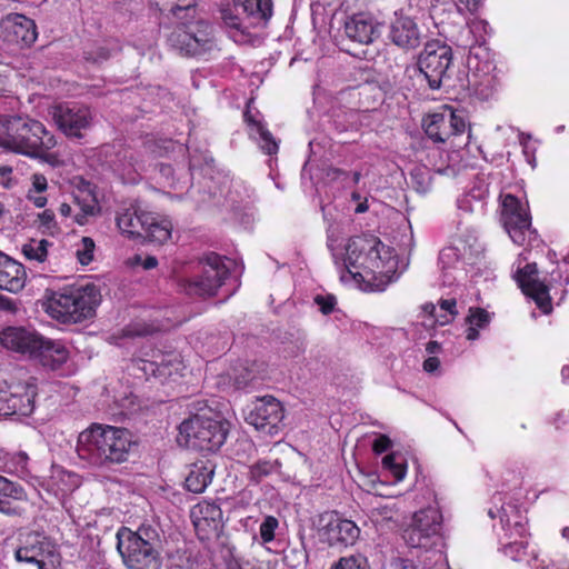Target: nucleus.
<instances>
[{
  "mask_svg": "<svg viewBox=\"0 0 569 569\" xmlns=\"http://www.w3.org/2000/svg\"><path fill=\"white\" fill-rule=\"evenodd\" d=\"M134 445L129 430L92 423L79 433L76 449L80 460L107 470L126 462Z\"/></svg>",
  "mask_w": 569,
  "mask_h": 569,
  "instance_id": "obj_2",
  "label": "nucleus"
},
{
  "mask_svg": "<svg viewBox=\"0 0 569 569\" xmlns=\"http://www.w3.org/2000/svg\"><path fill=\"white\" fill-rule=\"evenodd\" d=\"M41 336L30 326H8L0 330V345L8 351L27 356L31 359Z\"/></svg>",
  "mask_w": 569,
  "mask_h": 569,
  "instance_id": "obj_21",
  "label": "nucleus"
},
{
  "mask_svg": "<svg viewBox=\"0 0 569 569\" xmlns=\"http://www.w3.org/2000/svg\"><path fill=\"white\" fill-rule=\"evenodd\" d=\"M124 158H129V160H130L129 166L132 167V169L136 172L139 171V170H142V168H143V164L141 163L142 161H139L138 159H134L132 153H130V154L126 153Z\"/></svg>",
  "mask_w": 569,
  "mask_h": 569,
  "instance_id": "obj_63",
  "label": "nucleus"
},
{
  "mask_svg": "<svg viewBox=\"0 0 569 569\" xmlns=\"http://www.w3.org/2000/svg\"><path fill=\"white\" fill-rule=\"evenodd\" d=\"M460 263L458 250L453 247L445 248L439 254V264L443 276L445 284H452L456 280V276L452 274V270H456Z\"/></svg>",
  "mask_w": 569,
  "mask_h": 569,
  "instance_id": "obj_39",
  "label": "nucleus"
},
{
  "mask_svg": "<svg viewBox=\"0 0 569 569\" xmlns=\"http://www.w3.org/2000/svg\"><path fill=\"white\" fill-rule=\"evenodd\" d=\"M169 44L184 56H202L217 48L214 29L204 20L177 27L168 38Z\"/></svg>",
  "mask_w": 569,
  "mask_h": 569,
  "instance_id": "obj_8",
  "label": "nucleus"
},
{
  "mask_svg": "<svg viewBox=\"0 0 569 569\" xmlns=\"http://www.w3.org/2000/svg\"><path fill=\"white\" fill-rule=\"evenodd\" d=\"M485 192H486L485 190L479 191V189L472 190L471 192H469L468 194H466L461 199H459V201H458L459 208L461 210H466V211L479 212V208L480 209L483 208V202L481 201V199L483 198Z\"/></svg>",
  "mask_w": 569,
  "mask_h": 569,
  "instance_id": "obj_46",
  "label": "nucleus"
},
{
  "mask_svg": "<svg viewBox=\"0 0 569 569\" xmlns=\"http://www.w3.org/2000/svg\"><path fill=\"white\" fill-rule=\"evenodd\" d=\"M10 221L11 212L9 209V203L3 200H0V227H4Z\"/></svg>",
  "mask_w": 569,
  "mask_h": 569,
  "instance_id": "obj_59",
  "label": "nucleus"
},
{
  "mask_svg": "<svg viewBox=\"0 0 569 569\" xmlns=\"http://www.w3.org/2000/svg\"><path fill=\"white\" fill-rule=\"evenodd\" d=\"M229 425L212 410L191 416L179 426V442L207 452L217 451L226 441Z\"/></svg>",
  "mask_w": 569,
  "mask_h": 569,
  "instance_id": "obj_5",
  "label": "nucleus"
},
{
  "mask_svg": "<svg viewBox=\"0 0 569 569\" xmlns=\"http://www.w3.org/2000/svg\"><path fill=\"white\" fill-rule=\"evenodd\" d=\"M488 516L491 519H498L493 523L500 540L512 538H526L527 536V516L520 507L511 500H506V496L498 492L492 497V506L488 509Z\"/></svg>",
  "mask_w": 569,
  "mask_h": 569,
  "instance_id": "obj_10",
  "label": "nucleus"
},
{
  "mask_svg": "<svg viewBox=\"0 0 569 569\" xmlns=\"http://www.w3.org/2000/svg\"><path fill=\"white\" fill-rule=\"evenodd\" d=\"M467 32H461L456 37V42L462 48H469L468 66L471 71L470 82L475 86L476 91L482 90L480 87L493 88L496 83V70L492 61L486 60L482 64L479 61V48L486 42L487 36L490 33L489 23L479 18H472L466 22Z\"/></svg>",
  "mask_w": 569,
  "mask_h": 569,
  "instance_id": "obj_7",
  "label": "nucleus"
},
{
  "mask_svg": "<svg viewBox=\"0 0 569 569\" xmlns=\"http://www.w3.org/2000/svg\"><path fill=\"white\" fill-rule=\"evenodd\" d=\"M96 244L92 238L82 237L76 244V258L82 266H88L94 258Z\"/></svg>",
  "mask_w": 569,
  "mask_h": 569,
  "instance_id": "obj_45",
  "label": "nucleus"
},
{
  "mask_svg": "<svg viewBox=\"0 0 569 569\" xmlns=\"http://www.w3.org/2000/svg\"><path fill=\"white\" fill-rule=\"evenodd\" d=\"M213 472V465L209 461L200 460L192 463L184 481L187 490L194 493L203 492L211 482Z\"/></svg>",
  "mask_w": 569,
  "mask_h": 569,
  "instance_id": "obj_31",
  "label": "nucleus"
},
{
  "mask_svg": "<svg viewBox=\"0 0 569 569\" xmlns=\"http://www.w3.org/2000/svg\"><path fill=\"white\" fill-rule=\"evenodd\" d=\"M158 358L159 360L140 359L134 362L133 369L140 371L147 379L153 377L160 382L177 381L178 378L183 377L187 367L179 353L170 352Z\"/></svg>",
  "mask_w": 569,
  "mask_h": 569,
  "instance_id": "obj_19",
  "label": "nucleus"
},
{
  "mask_svg": "<svg viewBox=\"0 0 569 569\" xmlns=\"http://www.w3.org/2000/svg\"><path fill=\"white\" fill-rule=\"evenodd\" d=\"M330 569H369V563L363 555L353 553L339 558Z\"/></svg>",
  "mask_w": 569,
  "mask_h": 569,
  "instance_id": "obj_44",
  "label": "nucleus"
},
{
  "mask_svg": "<svg viewBox=\"0 0 569 569\" xmlns=\"http://www.w3.org/2000/svg\"><path fill=\"white\" fill-rule=\"evenodd\" d=\"M412 180L419 192L428 190L430 184V176L428 169L425 167H418L412 171Z\"/></svg>",
  "mask_w": 569,
  "mask_h": 569,
  "instance_id": "obj_51",
  "label": "nucleus"
},
{
  "mask_svg": "<svg viewBox=\"0 0 569 569\" xmlns=\"http://www.w3.org/2000/svg\"><path fill=\"white\" fill-rule=\"evenodd\" d=\"M273 469V465L269 461H261L250 468L251 478L259 480L261 477L269 475Z\"/></svg>",
  "mask_w": 569,
  "mask_h": 569,
  "instance_id": "obj_53",
  "label": "nucleus"
},
{
  "mask_svg": "<svg viewBox=\"0 0 569 569\" xmlns=\"http://www.w3.org/2000/svg\"><path fill=\"white\" fill-rule=\"evenodd\" d=\"M345 33L352 41L369 44L380 36V23L371 14L357 13L346 20Z\"/></svg>",
  "mask_w": 569,
  "mask_h": 569,
  "instance_id": "obj_25",
  "label": "nucleus"
},
{
  "mask_svg": "<svg viewBox=\"0 0 569 569\" xmlns=\"http://www.w3.org/2000/svg\"><path fill=\"white\" fill-rule=\"evenodd\" d=\"M340 279L355 280L363 290L383 291L396 278L395 250L372 234L352 237L345 248Z\"/></svg>",
  "mask_w": 569,
  "mask_h": 569,
  "instance_id": "obj_1",
  "label": "nucleus"
},
{
  "mask_svg": "<svg viewBox=\"0 0 569 569\" xmlns=\"http://www.w3.org/2000/svg\"><path fill=\"white\" fill-rule=\"evenodd\" d=\"M451 64V48L439 41L427 42L418 59L419 70L432 90L441 87Z\"/></svg>",
  "mask_w": 569,
  "mask_h": 569,
  "instance_id": "obj_13",
  "label": "nucleus"
},
{
  "mask_svg": "<svg viewBox=\"0 0 569 569\" xmlns=\"http://www.w3.org/2000/svg\"><path fill=\"white\" fill-rule=\"evenodd\" d=\"M190 517L199 533H216L222 525L221 508L217 503L210 501H201L197 503L191 509Z\"/></svg>",
  "mask_w": 569,
  "mask_h": 569,
  "instance_id": "obj_27",
  "label": "nucleus"
},
{
  "mask_svg": "<svg viewBox=\"0 0 569 569\" xmlns=\"http://www.w3.org/2000/svg\"><path fill=\"white\" fill-rule=\"evenodd\" d=\"M490 315L482 308H470L466 318V338L475 341L479 338V330L487 328L490 323Z\"/></svg>",
  "mask_w": 569,
  "mask_h": 569,
  "instance_id": "obj_37",
  "label": "nucleus"
},
{
  "mask_svg": "<svg viewBox=\"0 0 569 569\" xmlns=\"http://www.w3.org/2000/svg\"><path fill=\"white\" fill-rule=\"evenodd\" d=\"M244 118L250 126V136L258 142L260 149L268 154L277 153L279 146L269 130L261 122L251 119L248 112L244 113Z\"/></svg>",
  "mask_w": 569,
  "mask_h": 569,
  "instance_id": "obj_32",
  "label": "nucleus"
},
{
  "mask_svg": "<svg viewBox=\"0 0 569 569\" xmlns=\"http://www.w3.org/2000/svg\"><path fill=\"white\" fill-rule=\"evenodd\" d=\"M400 569H422V568L417 566L413 561L406 559V560H401Z\"/></svg>",
  "mask_w": 569,
  "mask_h": 569,
  "instance_id": "obj_64",
  "label": "nucleus"
},
{
  "mask_svg": "<svg viewBox=\"0 0 569 569\" xmlns=\"http://www.w3.org/2000/svg\"><path fill=\"white\" fill-rule=\"evenodd\" d=\"M24 491L23 489L8 480L7 478L0 476V511L6 515H13L16 513V510L11 508L10 500H22L24 499Z\"/></svg>",
  "mask_w": 569,
  "mask_h": 569,
  "instance_id": "obj_35",
  "label": "nucleus"
},
{
  "mask_svg": "<svg viewBox=\"0 0 569 569\" xmlns=\"http://www.w3.org/2000/svg\"><path fill=\"white\" fill-rule=\"evenodd\" d=\"M283 418L284 409L281 402L272 396L257 398L248 407L246 415L249 425L268 435L278 432Z\"/></svg>",
  "mask_w": 569,
  "mask_h": 569,
  "instance_id": "obj_15",
  "label": "nucleus"
},
{
  "mask_svg": "<svg viewBox=\"0 0 569 569\" xmlns=\"http://www.w3.org/2000/svg\"><path fill=\"white\" fill-rule=\"evenodd\" d=\"M390 446L391 440L387 436L381 435L378 438H376L372 448L376 453H382L387 451L390 448Z\"/></svg>",
  "mask_w": 569,
  "mask_h": 569,
  "instance_id": "obj_56",
  "label": "nucleus"
},
{
  "mask_svg": "<svg viewBox=\"0 0 569 569\" xmlns=\"http://www.w3.org/2000/svg\"><path fill=\"white\" fill-rule=\"evenodd\" d=\"M423 310L440 326L450 323L458 315L456 299H441L438 305L427 303Z\"/></svg>",
  "mask_w": 569,
  "mask_h": 569,
  "instance_id": "obj_33",
  "label": "nucleus"
},
{
  "mask_svg": "<svg viewBox=\"0 0 569 569\" xmlns=\"http://www.w3.org/2000/svg\"><path fill=\"white\" fill-rule=\"evenodd\" d=\"M0 29L4 42L21 47H30L38 38L36 22L21 13H9L3 17Z\"/></svg>",
  "mask_w": 569,
  "mask_h": 569,
  "instance_id": "obj_20",
  "label": "nucleus"
},
{
  "mask_svg": "<svg viewBox=\"0 0 569 569\" xmlns=\"http://www.w3.org/2000/svg\"><path fill=\"white\" fill-rule=\"evenodd\" d=\"M326 525L321 529V537L330 545H353L359 538L360 529L348 519L340 518L337 513L322 517Z\"/></svg>",
  "mask_w": 569,
  "mask_h": 569,
  "instance_id": "obj_22",
  "label": "nucleus"
},
{
  "mask_svg": "<svg viewBox=\"0 0 569 569\" xmlns=\"http://www.w3.org/2000/svg\"><path fill=\"white\" fill-rule=\"evenodd\" d=\"M382 467L389 471L397 482L405 479L407 465L403 458L397 453H390L382 458Z\"/></svg>",
  "mask_w": 569,
  "mask_h": 569,
  "instance_id": "obj_42",
  "label": "nucleus"
},
{
  "mask_svg": "<svg viewBox=\"0 0 569 569\" xmlns=\"http://www.w3.org/2000/svg\"><path fill=\"white\" fill-rule=\"evenodd\" d=\"M239 188H241V184L240 183H236L234 184V191H230L227 196L228 200L234 204L237 202H243V198L242 197H239Z\"/></svg>",
  "mask_w": 569,
  "mask_h": 569,
  "instance_id": "obj_61",
  "label": "nucleus"
},
{
  "mask_svg": "<svg viewBox=\"0 0 569 569\" xmlns=\"http://www.w3.org/2000/svg\"><path fill=\"white\" fill-rule=\"evenodd\" d=\"M525 260H527V258L523 257V253L519 254L515 263V279L522 292L532 298L537 307L547 315L552 309L548 287L545 281L539 279L537 264H522Z\"/></svg>",
  "mask_w": 569,
  "mask_h": 569,
  "instance_id": "obj_16",
  "label": "nucleus"
},
{
  "mask_svg": "<svg viewBox=\"0 0 569 569\" xmlns=\"http://www.w3.org/2000/svg\"><path fill=\"white\" fill-rule=\"evenodd\" d=\"M440 361L437 357H429L423 361V370L433 373L439 369Z\"/></svg>",
  "mask_w": 569,
  "mask_h": 569,
  "instance_id": "obj_60",
  "label": "nucleus"
},
{
  "mask_svg": "<svg viewBox=\"0 0 569 569\" xmlns=\"http://www.w3.org/2000/svg\"><path fill=\"white\" fill-rule=\"evenodd\" d=\"M52 117L58 128L69 138H81L93 122V114L86 106L59 104L53 108Z\"/></svg>",
  "mask_w": 569,
  "mask_h": 569,
  "instance_id": "obj_18",
  "label": "nucleus"
},
{
  "mask_svg": "<svg viewBox=\"0 0 569 569\" xmlns=\"http://www.w3.org/2000/svg\"><path fill=\"white\" fill-rule=\"evenodd\" d=\"M422 37L417 22L410 17L397 16L391 23L390 39L400 48L415 49L421 43Z\"/></svg>",
  "mask_w": 569,
  "mask_h": 569,
  "instance_id": "obj_26",
  "label": "nucleus"
},
{
  "mask_svg": "<svg viewBox=\"0 0 569 569\" xmlns=\"http://www.w3.org/2000/svg\"><path fill=\"white\" fill-rule=\"evenodd\" d=\"M32 187L30 190H33L36 193H42L47 190L48 182L47 178L41 173H34L31 177Z\"/></svg>",
  "mask_w": 569,
  "mask_h": 569,
  "instance_id": "obj_55",
  "label": "nucleus"
},
{
  "mask_svg": "<svg viewBox=\"0 0 569 569\" xmlns=\"http://www.w3.org/2000/svg\"><path fill=\"white\" fill-rule=\"evenodd\" d=\"M39 228L49 234H54L59 231L56 216L51 210H43L38 214Z\"/></svg>",
  "mask_w": 569,
  "mask_h": 569,
  "instance_id": "obj_48",
  "label": "nucleus"
},
{
  "mask_svg": "<svg viewBox=\"0 0 569 569\" xmlns=\"http://www.w3.org/2000/svg\"><path fill=\"white\" fill-rule=\"evenodd\" d=\"M482 2L483 0H456V7L458 12L467 10L470 13H473L479 9Z\"/></svg>",
  "mask_w": 569,
  "mask_h": 569,
  "instance_id": "obj_54",
  "label": "nucleus"
},
{
  "mask_svg": "<svg viewBox=\"0 0 569 569\" xmlns=\"http://www.w3.org/2000/svg\"><path fill=\"white\" fill-rule=\"evenodd\" d=\"M279 526V521L273 516L264 517L263 521L259 527V535L262 543H269L274 539L276 529Z\"/></svg>",
  "mask_w": 569,
  "mask_h": 569,
  "instance_id": "obj_47",
  "label": "nucleus"
},
{
  "mask_svg": "<svg viewBox=\"0 0 569 569\" xmlns=\"http://www.w3.org/2000/svg\"><path fill=\"white\" fill-rule=\"evenodd\" d=\"M27 198L37 208H43L48 202V199L46 196H42L41 193H36V192H33V190H28Z\"/></svg>",
  "mask_w": 569,
  "mask_h": 569,
  "instance_id": "obj_58",
  "label": "nucleus"
},
{
  "mask_svg": "<svg viewBox=\"0 0 569 569\" xmlns=\"http://www.w3.org/2000/svg\"><path fill=\"white\" fill-rule=\"evenodd\" d=\"M502 545V552L505 556L509 557L513 561H527L531 563L533 552L529 557L528 553V542L525 538H512V539H503L500 540Z\"/></svg>",
  "mask_w": 569,
  "mask_h": 569,
  "instance_id": "obj_38",
  "label": "nucleus"
},
{
  "mask_svg": "<svg viewBox=\"0 0 569 569\" xmlns=\"http://www.w3.org/2000/svg\"><path fill=\"white\" fill-rule=\"evenodd\" d=\"M37 395L33 383H18L8 386L7 381L0 379V416H29L34 409Z\"/></svg>",
  "mask_w": 569,
  "mask_h": 569,
  "instance_id": "obj_17",
  "label": "nucleus"
},
{
  "mask_svg": "<svg viewBox=\"0 0 569 569\" xmlns=\"http://www.w3.org/2000/svg\"><path fill=\"white\" fill-rule=\"evenodd\" d=\"M23 266L0 252V289L17 292L24 287Z\"/></svg>",
  "mask_w": 569,
  "mask_h": 569,
  "instance_id": "obj_30",
  "label": "nucleus"
},
{
  "mask_svg": "<svg viewBox=\"0 0 569 569\" xmlns=\"http://www.w3.org/2000/svg\"><path fill=\"white\" fill-rule=\"evenodd\" d=\"M315 303L319 307L323 315H329L333 311L337 301L333 296L318 295L315 297Z\"/></svg>",
  "mask_w": 569,
  "mask_h": 569,
  "instance_id": "obj_52",
  "label": "nucleus"
},
{
  "mask_svg": "<svg viewBox=\"0 0 569 569\" xmlns=\"http://www.w3.org/2000/svg\"><path fill=\"white\" fill-rule=\"evenodd\" d=\"M201 276L189 281L186 290L189 295L213 296L229 277L233 262L219 254L209 253L201 260Z\"/></svg>",
  "mask_w": 569,
  "mask_h": 569,
  "instance_id": "obj_12",
  "label": "nucleus"
},
{
  "mask_svg": "<svg viewBox=\"0 0 569 569\" xmlns=\"http://www.w3.org/2000/svg\"><path fill=\"white\" fill-rule=\"evenodd\" d=\"M117 548L129 569H158L159 553L156 545L159 533L151 525H141L137 531L123 528L117 533Z\"/></svg>",
  "mask_w": 569,
  "mask_h": 569,
  "instance_id": "obj_6",
  "label": "nucleus"
},
{
  "mask_svg": "<svg viewBox=\"0 0 569 569\" xmlns=\"http://www.w3.org/2000/svg\"><path fill=\"white\" fill-rule=\"evenodd\" d=\"M214 19L234 42L251 41L250 26L240 18L234 4L221 3L216 10Z\"/></svg>",
  "mask_w": 569,
  "mask_h": 569,
  "instance_id": "obj_23",
  "label": "nucleus"
},
{
  "mask_svg": "<svg viewBox=\"0 0 569 569\" xmlns=\"http://www.w3.org/2000/svg\"><path fill=\"white\" fill-rule=\"evenodd\" d=\"M101 293L94 283L71 286L52 291L44 303L46 312L61 323H78L94 316Z\"/></svg>",
  "mask_w": 569,
  "mask_h": 569,
  "instance_id": "obj_4",
  "label": "nucleus"
},
{
  "mask_svg": "<svg viewBox=\"0 0 569 569\" xmlns=\"http://www.w3.org/2000/svg\"><path fill=\"white\" fill-rule=\"evenodd\" d=\"M73 211H74V209L66 202L61 203L59 207V213L64 218H69V217L73 218V214L76 213Z\"/></svg>",
  "mask_w": 569,
  "mask_h": 569,
  "instance_id": "obj_62",
  "label": "nucleus"
},
{
  "mask_svg": "<svg viewBox=\"0 0 569 569\" xmlns=\"http://www.w3.org/2000/svg\"><path fill=\"white\" fill-rule=\"evenodd\" d=\"M422 126L426 134L435 142L450 141L453 148H460L461 143L456 140L460 139L467 129L465 114L447 104L425 117Z\"/></svg>",
  "mask_w": 569,
  "mask_h": 569,
  "instance_id": "obj_9",
  "label": "nucleus"
},
{
  "mask_svg": "<svg viewBox=\"0 0 569 569\" xmlns=\"http://www.w3.org/2000/svg\"><path fill=\"white\" fill-rule=\"evenodd\" d=\"M50 548L51 545L44 536L38 532H28L22 536L14 557L19 562L34 563L39 569H43L44 557L51 553Z\"/></svg>",
  "mask_w": 569,
  "mask_h": 569,
  "instance_id": "obj_24",
  "label": "nucleus"
},
{
  "mask_svg": "<svg viewBox=\"0 0 569 569\" xmlns=\"http://www.w3.org/2000/svg\"><path fill=\"white\" fill-rule=\"evenodd\" d=\"M172 223L168 219H158L150 213V222H147L146 233L142 238L157 243H164L171 237Z\"/></svg>",
  "mask_w": 569,
  "mask_h": 569,
  "instance_id": "obj_36",
  "label": "nucleus"
},
{
  "mask_svg": "<svg viewBox=\"0 0 569 569\" xmlns=\"http://www.w3.org/2000/svg\"><path fill=\"white\" fill-rule=\"evenodd\" d=\"M28 460L29 458L26 452L16 453L10 460V465L13 467L11 471L22 479L28 478L30 475Z\"/></svg>",
  "mask_w": 569,
  "mask_h": 569,
  "instance_id": "obj_49",
  "label": "nucleus"
},
{
  "mask_svg": "<svg viewBox=\"0 0 569 569\" xmlns=\"http://www.w3.org/2000/svg\"><path fill=\"white\" fill-rule=\"evenodd\" d=\"M260 378V371L254 365L248 367L247 365L240 363L233 367L223 379L229 380V385L236 389H242L254 382Z\"/></svg>",
  "mask_w": 569,
  "mask_h": 569,
  "instance_id": "obj_34",
  "label": "nucleus"
},
{
  "mask_svg": "<svg viewBox=\"0 0 569 569\" xmlns=\"http://www.w3.org/2000/svg\"><path fill=\"white\" fill-rule=\"evenodd\" d=\"M50 244L46 239H31L22 246V253L29 261L42 263L48 257V247Z\"/></svg>",
  "mask_w": 569,
  "mask_h": 569,
  "instance_id": "obj_41",
  "label": "nucleus"
},
{
  "mask_svg": "<svg viewBox=\"0 0 569 569\" xmlns=\"http://www.w3.org/2000/svg\"><path fill=\"white\" fill-rule=\"evenodd\" d=\"M535 563L531 565L533 569H569V563L566 560L555 561L549 557L538 556L532 557Z\"/></svg>",
  "mask_w": 569,
  "mask_h": 569,
  "instance_id": "obj_50",
  "label": "nucleus"
},
{
  "mask_svg": "<svg viewBox=\"0 0 569 569\" xmlns=\"http://www.w3.org/2000/svg\"><path fill=\"white\" fill-rule=\"evenodd\" d=\"M11 174H12V168L9 166H1L0 167V184L4 188H11Z\"/></svg>",
  "mask_w": 569,
  "mask_h": 569,
  "instance_id": "obj_57",
  "label": "nucleus"
},
{
  "mask_svg": "<svg viewBox=\"0 0 569 569\" xmlns=\"http://www.w3.org/2000/svg\"><path fill=\"white\" fill-rule=\"evenodd\" d=\"M43 367L57 369L69 359V350L61 340H53L41 336L32 358Z\"/></svg>",
  "mask_w": 569,
  "mask_h": 569,
  "instance_id": "obj_28",
  "label": "nucleus"
},
{
  "mask_svg": "<svg viewBox=\"0 0 569 569\" xmlns=\"http://www.w3.org/2000/svg\"><path fill=\"white\" fill-rule=\"evenodd\" d=\"M442 516L438 507L429 506L413 513L403 538L412 548H428L440 535Z\"/></svg>",
  "mask_w": 569,
  "mask_h": 569,
  "instance_id": "obj_14",
  "label": "nucleus"
},
{
  "mask_svg": "<svg viewBox=\"0 0 569 569\" xmlns=\"http://www.w3.org/2000/svg\"><path fill=\"white\" fill-rule=\"evenodd\" d=\"M198 0H152V3L159 8L160 11L170 12L179 17L181 11L189 12L193 10Z\"/></svg>",
  "mask_w": 569,
  "mask_h": 569,
  "instance_id": "obj_43",
  "label": "nucleus"
},
{
  "mask_svg": "<svg viewBox=\"0 0 569 569\" xmlns=\"http://www.w3.org/2000/svg\"><path fill=\"white\" fill-rule=\"evenodd\" d=\"M501 219L506 231L516 244H531L537 239V232L531 227L528 204L510 193L501 196Z\"/></svg>",
  "mask_w": 569,
  "mask_h": 569,
  "instance_id": "obj_11",
  "label": "nucleus"
},
{
  "mask_svg": "<svg viewBox=\"0 0 569 569\" xmlns=\"http://www.w3.org/2000/svg\"><path fill=\"white\" fill-rule=\"evenodd\" d=\"M74 206L79 211L73 214V221L79 226L86 224L88 222V218L96 216L99 211L96 198L89 193L82 198L76 196Z\"/></svg>",
  "mask_w": 569,
  "mask_h": 569,
  "instance_id": "obj_40",
  "label": "nucleus"
},
{
  "mask_svg": "<svg viewBox=\"0 0 569 569\" xmlns=\"http://www.w3.org/2000/svg\"><path fill=\"white\" fill-rule=\"evenodd\" d=\"M147 222H150V213L136 207L126 208L117 216L119 231L131 239L142 238L146 233Z\"/></svg>",
  "mask_w": 569,
  "mask_h": 569,
  "instance_id": "obj_29",
  "label": "nucleus"
},
{
  "mask_svg": "<svg viewBox=\"0 0 569 569\" xmlns=\"http://www.w3.org/2000/svg\"><path fill=\"white\" fill-rule=\"evenodd\" d=\"M0 147L28 157H42L57 141L38 120L24 117L0 119Z\"/></svg>",
  "mask_w": 569,
  "mask_h": 569,
  "instance_id": "obj_3",
  "label": "nucleus"
}]
</instances>
